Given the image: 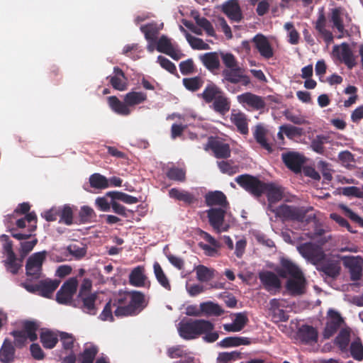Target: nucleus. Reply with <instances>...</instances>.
Returning a JSON list of instances; mask_svg holds the SVG:
<instances>
[{"label": "nucleus", "mask_w": 363, "mask_h": 363, "mask_svg": "<svg viewBox=\"0 0 363 363\" xmlns=\"http://www.w3.org/2000/svg\"><path fill=\"white\" fill-rule=\"evenodd\" d=\"M147 305V302L143 293L132 291L115 299L113 303L111 300L107 302L99 317L104 321H113V307H116L114 314L116 317L137 315Z\"/></svg>", "instance_id": "nucleus-1"}, {"label": "nucleus", "mask_w": 363, "mask_h": 363, "mask_svg": "<svg viewBox=\"0 0 363 363\" xmlns=\"http://www.w3.org/2000/svg\"><path fill=\"white\" fill-rule=\"evenodd\" d=\"M178 332L184 340H194L203 335V340L211 343L216 342L219 337L218 333L214 330V325L203 319L183 320L179 323Z\"/></svg>", "instance_id": "nucleus-2"}, {"label": "nucleus", "mask_w": 363, "mask_h": 363, "mask_svg": "<svg viewBox=\"0 0 363 363\" xmlns=\"http://www.w3.org/2000/svg\"><path fill=\"white\" fill-rule=\"evenodd\" d=\"M312 207H303L281 204L277 208L269 206V210L274 213L276 217L283 221H296L298 223L310 222L311 216L307 217V213L312 210Z\"/></svg>", "instance_id": "nucleus-3"}, {"label": "nucleus", "mask_w": 363, "mask_h": 363, "mask_svg": "<svg viewBox=\"0 0 363 363\" xmlns=\"http://www.w3.org/2000/svg\"><path fill=\"white\" fill-rule=\"evenodd\" d=\"M297 250L303 257L316 266L325 257L322 247L311 242L301 244Z\"/></svg>", "instance_id": "nucleus-4"}, {"label": "nucleus", "mask_w": 363, "mask_h": 363, "mask_svg": "<svg viewBox=\"0 0 363 363\" xmlns=\"http://www.w3.org/2000/svg\"><path fill=\"white\" fill-rule=\"evenodd\" d=\"M45 250L33 253L30 256L26 264V274L33 279L40 277L43 270V264L47 256Z\"/></svg>", "instance_id": "nucleus-5"}, {"label": "nucleus", "mask_w": 363, "mask_h": 363, "mask_svg": "<svg viewBox=\"0 0 363 363\" xmlns=\"http://www.w3.org/2000/svg\"><path fill=\"white\" fill-rule=\"evenodd\" d=\"M235 182L245 190L253 196L259 197L263 194L264 183L257 177L250 174L239 175L235 178Z\"/></svg>", "instance_id": "nucleus-6"}, {"label": "nucleus", "mask_w": 363, "mask_h": 363, "mask_svg": "<svg viewBox=\"0 0 363 363\" xmlns=\"http://www.w3.org/2000/svg\"><path fill=\"white\" fill-rule=\"evenodd\" d=\"M332 53L335 57L343 62L348 69H352L357 64L356 57L347 43L334 45Z\"/></svg>", "instance_id": "nucleus-7"}, {"label": "nucleus", "mask_w": 363, "mask_h": 363, "mask_svg": "<svg viewBox=\"0 0 363 363\" xmlns=\"http://www.w3.org/2000/svg\"><path fill=\"white\" fill-rule=\"evenodd\" d=\"M237 101L245 108L251 111H259L266 106L263 97L252 92H245L238 95Z\"/></svg>", "instance_id": "nucleus-8"}, {"label": "nucleus", "mask_w": 363, "mask_h": 363, "mask_svg": "<svg viewBox=\"0 0 363 363\" xmlns=\"http://www.w3.org/2000/svg\"><path fill=\"white\" fill-rule=\"evenodd\" d=\"M78 281L76 278H70L61 286L56 294V301L61 304H67L72 300L77 291Z\"/></svg>", "instance_id": "nucleus-9"}, {"label": "nucleus", "mask_w": 363, "mask_h": 363, "mask_svg": "<svg viewBox=\"0 0 363 363\" xmlns=\"http://www.w3.org/2000/svg\"><path fill=\"white\" fill-rule=\"evenodd\" d=\"M205 150H211L214 156L218 159H227L230 156V148L228 143L223 142L218 138L209 137Z\"/></svg>", "instance_id": "nucleus-10"}, {"label": "nucleus", "mask_w": 363, "mask_h": 363, "mask_svg": "<svg viewBox=\"0 0 363 363\" xmlns=\"http://www.w3.org/2000/svg\"><path fill=\"white\" fill-rule=\"evenodd\" d=\"M348 18L350 21L348 13L345 9L341 6L333 8L330 10V21L333 23V28H336L340 33L339 38L345 35H349L347 30L345 29L343 18Z\"/></svg>", "instance_id": "nucleus-11"}, {"label": "nucleus", "mask_w": 363, "mask_h": 363, "mask_svg": "<svg viewBox=\"0 0 363 363\" xmlns=\"http://www.w3.org/2000/svg\"><path fill=\"white\" fill-rule=\"evenodd\" d=\"M282 162L285 166L294 173H300L305 162V157L296 152H287L281 154Z\"/></svg>", "instance_id": "nucleus-12"}, {"label": "nucleus", "mask_w": 363, "mask_h": 363, "mask_svg": "<svg viewBox=\"0 0 363 363\" xmlns=\"http://www.w3.org/2000/svg\"><path fill=\"white\" fill-rule=\"evenodd\" d=\"M328 314L330 317V320H328L326 323V325L323 333V338L325 340L330 338L337 331L342 323L344 322L340 314L333 309H330Z\"/></svg>", "instance_id": "nucleus-13"}, {"label": "nucleus", "mask_w": 363, "mask_h": 363, "mask_svg": "<svg viewBox=\"0 0 363 363\" xmlns=\"http://www.w3.org/2000/svg\"><path fill=\"white\" fill-rule=\"evenodd\" d=\"M252 42L263 58L269 60L274 56V50L267 38L263 34L258 33L255 35Z\"/></svg>", "instance_id": "nucleus-14"}, {"label": "nucleus", "mask_w": 363, "mask_h": 363, "mask_svg": "<svg viewBox=\"0 0 363 363\" xmlns=\"http://www.w3.org/2000/svg\"><path fill=\"white\" fill-rule=\"evenodd\" d=\"M286 289L291 296H300L306 292V279L303 274L289 278L285 285Z\"/></svg>", "instance_id": "nucleus-15"}, {"label": "nucleus", "mask_w": 363, "mask_h": 363, "mask_svg": "<svg viewBox=\"0 0 363 363\" xmlns=\"http://www.w3.org/2000/svg\"><path fill=\"white\" fill-rule=\"evenodd\" d=\"M222 75L225 81L232 84L241 82L243 85L247 86L250 82V77L242 74V69L239 66L223 69Z\"/></svg>", "instance_id": "nucleus-16"}, {"label": "nucleus", "mask_w": 363, "mask_h": 363, "mask_svg": "<svg viewBox=\"0 0 363 363\" xmlns=\"http://www.w3.org/2000/svg\"><path fill=\"white\" fill-rule=\"evenodd\" d=\"M315 29L318 34L323 38L324 41L330 45L333 42L334 37L333 33L326 28L327 20L323 9L319 11L316 21L314 23Z\"/></svg>", "instance_id": "nucleus-17"}, {"label": "nucleus", "mask_w": 363, "mask_h": 363, "mask_svg": "<svg viewBox=\"0 0 363 363\" xmlns=\"http://www.w3.org/2000/svg\"><path fill=\"white\" fill-rule=\"evenodd\" d=\"M206 213L210 225L218 233L221 232L220 228L224 222L225 210L221 208H211L206 211ZM223 230H226V229L224 228Z\"/></svg>", "instance_id": "nucleus-18"}, {"label": "nucleus", "mask_w": 363, "mask_h": 363, "mask_svg": "<svg viewBox=\"0 0 363 363\" xmlns=\"http://www.w3.org/2000/svg\"><path fill=\"white\" fill-rule=\"evenodd\" d=\"M318 271L323 272L327 277L335 279L340 274V262L334 259L323 260L317 264Z\"/></svg>", "instance_id": "nucleus-19"}, {"label": "nucleus", "mask_w": 363, "mask_h": 363, "mask_svg": "<svg viewBox=\"0 0 363 363\" xmlns=\"http://www.w3.org/2000/svg\"><path fill=\"white\" fill-rule=\"evenodd\" d=\"M259 279L267 291L279 290L281 288V281L274 272L264 271L259 273Z\"/></svg>", "instance_id": "nucleus-20"}, {"label": "nucleus", "mask_w": 363, "mask_h": 363, "mask_svg": "<svg viewBox=\"0 0 363 363\" xmlns=\"http://www.w3.org/2000/svg\"><path fill=\"white\" fill-rule=\"evenodd\" d=\"M344 264L350 268V279L352 281H358L362 277V268L361 267L362 258L359 257H342Z\"/></svg>", "instance_id": "nucleus-21"}, {"label": "nucleus", "mask_w": 363, "mask_h": 363, "mask_svg": "<svg viewBox=\"0 0 363 363\" xmlns=\"http://www.w3.org/2000/svg\"><path fill=\"white\" fill-rule=\"evenodd\" d=\"M222 11L234 22H240L243 18L240 6L237 0H229L223 4Z\"/></svg>", "instance_id": "nucleus-22"}, {"label": "nucleus", "mask_w": 363, "mask_h": 363, "mask_svg": "<svg viewBox=\"0 0 363 363\" xmlns=\"http://www.w3.org/2000/svg\"><path fill=\"white\" fill-rule=\"evenodd\" d=\"M297 337L298 340L305 344H313L318 341V333L316 328L311 325H303L297 331Z\"/></svg>", "instance_id": "nucleus-23"}, {"label": "nucleus", "mask_w": 363, "mask_h": 363, "mask_svg": "<svg viewBox=\"0 0 363 363\" xmlns=\"http://www.w3.org/2000/svg\"><path fill=\"white\" fill-rule=\"evenodd\" d=\"M277 272L281 278H286L289 276L291 278L303 274L296 264L285 258L281 259V267L277 269Z\"/></svg>", "instance_id": "nucleus-24"}, {"label": "nucleus", "mask_w": 363, "mask_h": 363, "mask_svg": "<svg viewBox=\"0 0 363 363\" xmlns=\"http://www.w3.org/2000/svg\"><path fill=\"white\" fill-rule=\"evenodd\" d=\"M263 194H265L269 203L268 208L274 203L281 201L284 196L281 186L274 183H264Z\"/></svg>", "instance_id": "nucleus-25"}, {"label": "nucleus", "mask_w": 363, "mask_h": 363, "mask_svg": "<svg viewBox=\"0 0 363 363\" xmlns=\"http://www.w3.org/2000/svg\"><path fill=\"white\" fill-rule=\"evenodd\" d=\"M199 58L203 66L211 72L218 69L220 67V53L217 52L204 53Z\"/></svg>", "instance_id": "nucleus-26"}, {"label": "nucleus", "mask_w": 363, "mask_h": 363, "mask_svg": "<svg viewBox=\"0 0 363 363\" xmlns=\"http://www.w3.org/2000/svg\"><path fill=\"white\" fill-rule=\"evenodd\" d=\"M205 202L208 206H220L225 208L228 206L225 195L220 191L207 193L205 195Z\"/></svg>", "instance_id": "nucleus-27"}, {"label": "nucleus", "mask_w": 363, "mask_h": 363, "mask_svg": "<svg viewBox=\"0 0 363 363\" xmlns=\"http://www.w3.org/2000/svg\"><path fill=\"white\" fill-rule=\"evenodd\" d=\"M60 284L58 279H44L39 281L38 294L45 298H50Z\"/></svg>", "instance_id": "nucleus-28"}, {"label": "nucleus", "mask_w": 363, "mask_h": 363, "mask_svg": "<svg viewBox=\"0 0 363 363\" xmlns=\"http://www.w3.org/2000/svg\"><path fill=\"white\" fill-rule=\"evenodd\" d=\"M223 91L213 82L208 83L203 92L199 94V96L207 103H212L217 97L222 94Z\"/></svg>", "instance_id": "nucleus-29"}, {"label": "nucleus", "mask_w": 363, "mask_h": 363, "mask_svg": "<svg viewBox=\"0 0 363 363\" xmlns=\"http://www.w3.org/2000/svg\"><path fill=\"white\" fill-rule=\"evenodd\" d=\"M230 121L236 126L238 131L240 134H248V120L244 113L240 111L238 113H232L230 115Z\"/></svg>", "instance_id": "nucleus-30"}, {"label": "nucleus", "mask_w": 363, "mask_h": 363, "mask_svg": "<svg viewBox=\"0 0 363 363\" xmlns=\"http://www.w3.org/2000/svg\"><path fill=\"white\" fill-rule=\"evenodd\" d=\"M16 350L11 342L6 339L0 348V361L2 363H11L15 359Z\"/></svg>", "instance_id": "nucleus-31"}, {"label": "nucleus", "mask_w": 363, "mask_h": 363, "mask_svg": "<svg viewBox=\"0 0 363 363\" xmlns=\"http://www.w3.org/2000/svg\"><path fill=\"white\" fill-rule=\"evenodd\" d=\"M146 279L145 268L142 266L135 267L129 274L130 284L136 287L145 286Z\"/></svg>", "instance_id": "nucleus-32"}, {"label": "nucleus", "mask_w": 363, "mask_h": 363, "mask_svg": "<svg viewBox=\"0 0 363 363\" xmlns=\"http://www.w3.org/2000/svg\"><path fill=\"white\" fill-rule=\"evenodd\" d=\"M108 104L111 110L118 115L126 116L130 114L128 104L121 101L116 96L108 97Z\"/></svg>", "instance_id": "nucleus-33"}, {"label": "nucleus", "mask_w": 363, "mask_h": 363, "mask_svg": "<svg viewBox=\"0 0 363 363\" xmlns=\"http://www.w3.org/2000/svg\"><path fill=\"white\" fill-rule=\"evenodd\" d=\"M113 72L115 76L110 77L109 79V82L113 88L118 91L125 90L127 84L125 82L126 77L123 71L121 68L115 67L113 68Z\"/></svg>", "instance_id": "nucleus-34"}, {"label": "nucleus", "mask_w": 363, "mask_h": 363, "mask_svg": "<svg viewBox=\"0 0 363 363\" xmlns=\"http://www.w3.org/2000/svg\"><path fill=\"white\" fill-rule=\"evenodd\" d=\"M78 298L82 302L81 308L84 312L90 315H95L96 313L95 302L97 298V295L96 293L78 296Z\"/></svg>", "instance_id": "nucleus-35"}, {"label": "nucleus", "mask_w": 363, "mask_h": 363, "mask_svg": "<svg viewBox=\"0 0 363 363\" xmlns=\"http://www.w3.org/2000/svg\"><path fill=\"white\" fill-rule=\"evenodd\" d=\"M40 340L44 348L50 350L54 348L57 344L59 335L55 332L46 329L40 333Z\"/></svg>", "instance_id": "nucleus-36"}, {"label": "nucleus", "mask_w": 363, "mask_h": 363, "mask_svg": "<svg viewBox=\"0 0 363 363\" xmlns=\"http://www.w3.org/2000/svg\"><path fill=\"white\" fill-rule=\"evenodd\" d=\"M350 342V330L342 328L335 339V345L342 352L348 351V346Z\"/></svg>", "instance_id": "nucleus-37"}, {"label": "nucleus", "mask_w": 363, "mask_h": 363, "mask_svg": "<svg viewBox=\"0 0 363 363\" xmlns=\"http://www.w3.org/2000/svg\"><path fill=\"white\" fill-rule=\"evenodd\" d=\"M169 196L176 200L183 201L186 204H192L196 201L194 196L184 190H179L177 188H172L169 191Z\"/></svg>", "instance_id": "nucleus-38"}, {"label": "nucleus", "mask_w": 363, "mask_h": 363, "mask_svg": "<svg viewBox=\"0 0 363 363\" xmlns=\"http://www.w3.org/2000/svg\"><path fill=\"white\" fill-rule=\"evenodd\" d=\"M160 27L156 23H150L140 26V30L145 39L151 43H155L160 32Z\"/></svg>", "instance_id": "nucleus-39"}, {"label": "nucleus", "mask_w": 363, "mask_h": 363, "mask_svg": "<svg viewBox=\"0 0 363 363\" xmlns=\"http://www.w3.org/2000/svg\"><path fill=\"white\" fill-rule=\"evenodd\" d=\"M59 340L61 342L62 347L60 352L67 354L69 352H74L73 348L75 343V338L72 334L66 332H60Z\"/></svg>", "instance_id": "nucleus-40"}, {"label": "nucleus", "mask_w": 363, "mask_h": 363, "mask_svg": "<svg viewBox=\"0 0 363 363\" xmlns=\"http://www.w3.org/2000/svg\"><path fill=\"white\" fill-rule=\"evenodd\" d=\"M248 322V318L244 313H238L230 325H225L224 328L228 331L239 332L242 330Z\"/></svg>", "instance_id": "nucleus-41"}, {"label": "nucleus", "mask_w": 363, "mask_h": 363, "mask_svg": "<svg viewBox=\"0 0 363 363\" xmlns=\"http://www.w3.org/2000/svg\"><path fill=\"white\" fill-rule=\"evenodd\" d=\"M123 100L128 106H133L145 101L147 94L142 91H130L125 95Z\"/></svg>", "instance_id": "nucleus-42"}, {"label": "nucleus", "mask_w": 363, "mask_h": 363, "mask_svg": "<svg viewBox=\"0 0 363 363\" xmlns=\"http://www.w3.org/2000/svg\"><path fill=\"white\" fill-rule=\"evenodd\" d=\"M267 130L262 125H257L255 126L253 135L257 143H259L262 147L272 152L271 145L267 142L266 139Z\"/></svg>", "instance_id": "nucleus-43"}, {"label": "nucleus", "mask_w": 363, "mask_h": 363, "mask_svg": "<svg viewBox=\"0 0 363 363\" xmlns=\"http://www.w3.org/2000/svg\"><path fill=\"white\" fill-rule=\"evenodd\" d=\"M212 103L213 108L217 113L224 114L230 110V104L224 93L217 97Z\"/></svg>", "instance_id": "nucleus-44"}, {"label": "nucleus", "mask_w": 363, "mask_h": 363, "mask_svg": "<svg viewBox=\"0 0 363 363\" xmlns=\"http://www.w3.org/2000/svg\"><path fill=\"white\" fill-rule=\"evenodd\" d=\"M329 136L324 135H316L311 141V149L316 153L324 155L325 151L324 145L329 143Z\"/></svg>", "instance_id": "nucleus-45"}, {"label": "nucleus", "mask_w": 363, "mask_h": 363, "mask_svg": "<svg viewBox=\"0 0 363 363\" xmlns=\"http://www.w3.org/2000/svg\"><path fill=\"white\" fill-rule=\"evenodd\" d=\"M184 86L191 92H196L203 85L204 81L200 76L184 78L182 79Z\"/></svg>", "instance_id": "nucleus-46"}, {"label": "nucleus", "mask_w": 363, "mask_h": 363, "mask_svg": "<svg viewBox=\"0 0 363 363\" xmlns=\"http://www.w3.org/2000/svg\"><path fill=\"white\" fill-rule=\"evenodd\" d=\"M242 358V354L238 351L219 352L216 363H233Z\"/></svg>", "instance_id": "nucleus-47"}, {"label": "nucleus", "mask_w": 363, "mask_h": 363, "mask_svg": "<svg viewBox=\"0 0 363 363\" xmlns=\"http://www.w3.org/2000/svg\"><path fill=\"white\" fill-rule=\"evenodd\" d=\"M201 311L208 315L220 316L224 313V310L217 303L208 301L200 304Z\"/></svg>", "instance_id": "nucleus-48"}, {"label": "nucleus", "mask_w": 363, "mask_h": 363, "mask_svg": "<svg viewBox=\"0 0 363 363\" xmlns=\"http://www.w3.org/2000/svg\"><path fill=\"white\" fill-rule=\"evenodd\" d=\"M39 325L35 321L26 320L23 324V330L21 332H24L26 337L31 341L34 342L38 339L37 330Z\"/></svg>", "instance_id": "nucleus-49"}, {"label": "nucleus", "mask_w": 363, "mask_h": 363, "mask_svg": "<svg viewBox=\"0 0 363 363\" xmlns=\"http://www.w3.org/2000/svg\"><path fill=\"white\" fill-rule=\"evenodd\" d=\"M89 184L92 188L97 189H104L109 187L108 179L99 173H94L90 176Z\"/></svg>", "instance_id": "nucleus-50"}, {"label": "nucleus", "mask_w": 363, "mask_h": 363, "mask_svg": "<svg viewBox=\"0 0 363 363\" xmlns=\"http://www.w3.org/2000/svg\"><path fill=\"white\" fill-rule=\"evenodd\" d=\"M272 306V318L277 322H285L289 320V315L284 309L278 308L279 302L277 299H272L270 301Z\"/></svg>", "instance_id": "nucleus-51"}, {"label": "nucleus", "mask_w": 363, "mask_h": 363, "mask_svg": "<svg viewBox=\"0 0 363 363\" xmlns=\"http://www.w3.org/2000/svg\"><path fill=\"white\" fill-rule=\"evenodd\" d=\"M106 194L113 200H119L127 204H134L139 201L137 197L121 191H109Z\"/></svg>", "instance_id": "nucleus-52"}, {"label": "nucleus", "mask_w": 363, "mask_h": 363, "mask_svg": "<svg viewBox=\"0 0 363 363\" xmlns=\"http://www.w3.org/2000/svg\"><path fill=\"white\" fill-rule=\"evenodd\" d=\"M215 270L204 265H199L196 268V278L201 282H207L211 280L215 274Z\"/></svg>", "instance_id": "nucleus-53"}, {"label": "nucleus", "mask_w": 363, "mask_h": 363, "mask_svg": "<svg viewBox=\"0 0 363 363\" xmlns=\"http://www.w3.org/2000/svg\"><path fill=\"white\" fill-rule=\"evenodd\" d=\"M154 273L157 281L162 286L164 289L167 290L171 289V285L169 284V279H167L166 274H164L163 269H162L160 264L158 262H155L153 265Z\"/></svg>", "instance_id": "nucleus-54"}, {"label": "nucleus", "mask_w": 363, "mask_h": 363, "mask_svg": "<svg viewBox=\"0 0 363 363\" xmlns=\"http://www.w3.org/2000/svg\"><path fill=\"white\" fill-rule=\"evenodd\" d=\"M350 352L354 359L357 361L363 360V345L359 338H357L351 342Z\"/></svg>", "instance_id": "nucleus-55"}, {"label": "nucleus", "mask_w": 363, "mask_h": 363, "mask_svg": "<svg viewBox=\"0 0 363 363\" xmlns=\"http://www.w3.org/2000/svg\"><path fill=\"white\" fill-rule=\"evenodd\" d=\"M4 263L6 270L13 274H16L22 267V259L18 260L16 255L6 257Z\"/></svg>", "instance_id": "nucleus-56"}, {"label": "nucleus", "mask_w": 363, "mask_h": 363, "mask_svg": "<svg viewBox=\"0 0 363 363\" xmlns=\"http://www.w3.org/2000/svg\"><path fill=\"white\" fill-rule=\"evenodd\" d=\"M99 352L96 346L86 347L80 354V363H94V360Z\"/></svg>", "instance_id": "nucleus-57"}, {"label": "nucleus", "mask_w": 363, "mask_h": 363, "mask_svg": "<svg viewBox=\"0 0 363 363\" xmlns=\"http://www.w3.org/2000/svg\"><path fill=\"white\" fill-rule=\"evenodd\" d=\"M166 175L170 180L183 182L186 179V172L184 169L173 167L169 168Z\"/></svg>", "instance_id": "nucleus-58"}, {"label": "nucleus", "mask_w": 363, "mask_h": 363, "mask_svg": "<svg viewBox=\"0 0 363 363\" xmlns=\"http://www.w3.org/2000/svg\"><path fill=\"white\" fill-rule=\"evenodd\" d=\"M194 20L196 24L202 28L209 36H215L216 33L211 22L204 17H201L199 15L194 16Z\"/></svg>", "instance_id": "nucleus-59"}, {"label": "nucleus", "mask_w": 363, "mask_h": 363, "mask_svg": "<svg viewBox=\"0 0 363 363\" xmlns=\"http://www.w3.org/2000/svg\"><path fill=\"white\" fill-rule=\"evenodd\" d=\"M186 40L194 50H208L209 45L202 39L194 37L189 33H186Z\"/></svg>", "instance_id": "nucleus-60"}, {"label": "nucleus", "mask_w": 363, "mask_h": 363, "mask_svg": "<svg viewBox=\"0 0 363 363\" xmlns=\"http://www.w3.org/2000/svg\"><path fill=\"white\" fill-rule=\"evenodd\" d=\"M60 222L66 225H71L73 219V212L69 206H65L62 210H60Z\"/></svg>", "instance_id": "nucleus-61"}, {"label": "nucleus", "mask_w": 363, "mask_h": 363, "mask_svg": "<svg viewBox=\"0 0 363 363\" xmlns=\"http://www.w3.org/2000/svg\"><path fill=\"white\" fill-rule=\"evenodd\" d=\"M281 130L289 138L301 136L303 133V129L301 128L294 125H282L281 126Z\"/></svg>", "instance_id": "nucleus-62"}, {"label": "nucleus", "mask_w": 363, "mask_h": 363, "mask_svg": "<svg viewBox=\"0 0 363 363\" xmlns=\"http://www.w3.org/2000/svg\"><path fill=\"white\" fill-rule=\"evenodd\" d=\"M179 69L183 75H189L195 72V65L192 59L182 61L179 64Z\"/></svg>", "instance_id": "nucleus-63"}, {"label": "nucleus", "mask_w": 363, "mask_h": 363, "mask_svg": "<svg viewBox=\"0 0 363 363\" xmlns=\"http://www.w3.org/2000/svg\"><path fill=\"white\" fill-rule=\"evenodd\" d=\"M220 57L226 67V69L233 68L238 66L235 57L230 52H220Z\"/></svg>", "instance_id": "nucleus-64"}]
</instances>
